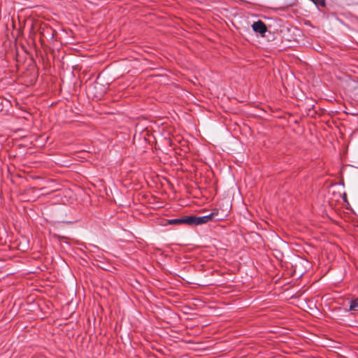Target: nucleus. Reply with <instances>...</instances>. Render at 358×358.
<instances>
[{"instance_id": "nucleus-1", "label": "nucleus", "mask_w": 358, "mask_h": 358, "mask_svg": "<svg viewBox=\"0 0 358 358\" xmlns=\"http://www.w3.org/2000/svg\"><path fill=\"white\" fill-rule=\"evenodd\" d=\"M217 215L215 213H211L210 214L201 217L196 216H188L187 224L188 225H200L210 221L214 216Z\"/></svg>"}, {"instance_id": "nucleus-2", "label": "nucleus", "mask_w": 358, "mask_h": 358, "mask_svg": "<svg viewBox=\"0 0 358 358\" xmlns=\"http://www.w3.org/2000/svg\"><path fill=\"white\" fill-rule=\"evenodd\" d=\"M252 27L254 31L261 34L262 36H264L267 31L265 24L261 20L254 22Z\"/></svg>"}, {"instance_id": "nucleus-3", "label": "nucleus", "mask_w": 358, "mask_h": 358, "mask_svg": "<svg viewBox=\"0 0 358 358\" xmlns=\"http://www.w3.org/2000/svg\"><path fill=\"white\" fill-rule=\"evenodd\" d=\"M188 216H185L181 218L172 219L168 221L169 224H187Z\"/></svg>"}, {"instance_id": "nucleus-4", "label": "nucleus", "mask_w": 358, "mask_h": 358, "mask_svg": "<svg viewBox=\"0 0 358 358\" xmlns=\"http://www.w3.org/2000/svg\"><path fill=\"white\" fill-rule=\"evenodd\" d=\"M350 310L357 311L358 310V298L351 301L350 306Z\"/></svg>"}]
</instances>
